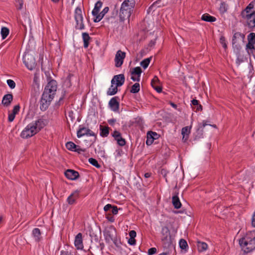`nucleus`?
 <instances>
[{"label":"nucleus","mask_w":255,"mask_h":255,"mask_svg":"<svg viewBox=\"0 0 255 255\" xmlns=\"http://www.w3.org/2000/svg\"><path fill=\"white\" fill-rule=\"evenodd\" d=\"M73 74H69L66 80L63 83V86L66 88H70L72 86L71 78L73 76Z\"/></svg>","instance_id":"nucleus-29"},{"label":"nucleus","mask_w":255,"mask_h":255,"mask_svg":"<svg viewBox=\"0 0 255 255\" xmlns=\"http://www.w3.org/2000/svg\"><path fill=\"white\" fill-rule=\"evenodd\" d=\"M37 133V130L31 123L28 124L21 133V137L23 138H28Z\"/></svg>","instance_id":"nucleus-5"},{"label":"nucleus","mask_w":255,"mask_h":255,"mask_svg":"<svg viewBox=\"0 0 255 255\" xmlns=\"http://www.w3.org/2000/svg\"><path fill=\"white\" fill-rule=\"evenodd\" d=\"M65 175L67 178L74 180L77 179L79 177V174L77 171L74 170L67 169L65 172Z\"/></svg>","instance_id":"nucleus-14"},{"label":"nucleus","mask_w":255,"mask_h":255,"mask_svg":"<svg viewBox=\"0 0 255 255\" xmlns=\"http://www.w3.org/2000/svg\"><path fill=\"white\" fill-rule=\"evenodd\" d=\"M118 87L117 86L114 87V85L112 84L107 91V94L111 96L115 95L118 92Z\"/></svg>","instance_id":"nucleus-33"},{"label":"nucleus","mask_w":255,"mask_h":255,"mask_svg":"<svg viewBox=\"0 0 255 255\" xmlns=\"http://www.w3.org/2000/svg\"><path fill=\"white\" fill-rule=\"evenodd\" d=\"M32 235L35 241L39 242L40 239L41 232L38 228H35L32 231Z\"/></svg>","instance_id":"nucleus-27"},{"label":"nucleus","mask_w":255,"mask_h":255,"mask_svg":"<svg viewBox=\"0 0 255 255\" xmlns=\"http://www.w3.org/2000/svg\"><path fill=\"white\" fill-rule=\"evenodd\" d=\"M89 162L93 166L97 168H100L101 165L98 163V161L93 158H90L89 159Z\"/></svg>","instance_id":"nucleus-41"},{"label":"nucleus","mask_w":255,"mask_h":255,"mask_svg":"<svg viewBox=\"0 0 255 255\" xmlns=\"http://www.w3.org/2000/svg\"><path fill=\"white\" fill-rule=\"evenodd\" d=\"M74 244L77 250H81L83 248L82 235L81 233H79L76 235Z\"/></svg>","instance_id":"nucleus-16"},{"label":"nucleus","mask_w":255,"mask_h":255,"mask_svg":"<svg viewBox=\"0 0 255 255\" xmlns=\"http://www.w3.org/2000/svg\"><path fill=\"white\" fill-rule=\"evenodd\" d=\"M31 124L33 125L38 132L47 125V121L42 119H39Z\"/></svg>","instance_id":"nucleus-13"},{"label":"nucleus","mask_w":255,"mask_h":255,"mask_svg":"<svg viewBox=\"0 0 255 255\" xmlns=\"http://www.w3.org/2000/svg\"><path fill=\"white\" fill-rule=\"evenodd\" d=\"M102 6V2L101 1H98L95 5L94 8L92 11V14L93 15H97L100 11V8Z\"/></svg>","instance_id":"nucleus-28"},{"label":"nucleus","mask_w":255,"mask_h":255,"mask_svg":"<svg viewBox=\"0 0 255 255\" xmlns=\"http://www.w3.org/2000/svg\"><path fill=\"white\" fill-rule=\"evenodd\" d=\"M151 58L150 57V58H147L144 59L140 62V65L144 69H146L148 67V66L149 64V62L151 60Z\"/></svg>","instance_id":"nucleus-38"},{"label":"nucleus","mask_w":255,"mask_h":255,"mask_svg":"<svg viewBox=\"0 0 255 255\" xmlns=\"http://www.w3.org/2000/svg\"><path fill=\"white\" fill-rule=\"evenodd\" d=\"M172 202L175 209H179L181 207V203L178 197V193H175L172 197Z\"/></svg>","instance_id":"nucleus-20"},{"label":"nucleus","mask_w":255,"mask_h":255,"mask_svg":"<svg viewBox=\"0 0 255 255\" xmlns=\"http://www.w3.org/2000/svg\"><path fill=\"white\" fill-rule=\"evenodd\" d=\"M77 134L79 138L84 135H89L93 136V140H91L92 143H93L96 139V135L94 132H93L89 128L85 127H81V126H80L79 129L77 132Z\"/></svg>","instance_id":"nucleus-6"},{"label":"nucleus","mask_w":255,"mask_h":255,"mask_svg":"<svg viewBox=\"0 0 255 255\" xmlns=\"http://www.w3.org/2000/svg\"><path fill=\"white\" fill-rule=\"evenodd\" d=\"M85 26L83 23V21H81V22L80 21H76V28L78 29H84Z\"/></svg>","instance_id":"nucleus-46"},{"label":"nucleus","mask_w":255,"mask_h":255,"mask_svg":"<svg viewBox=\"0 0 255 255\" xmlns=\"http://www.w3.org/2000/svg\"><path fill=\"white\" fill-rule=\"evenodd\" d=\"M112 213L114 215H116L118 213V208L116 206L113 205V207L112 208Z\"/></svg>","instance_id":"nucleus-60"},{"label":"nucleus","mask_w":255,"mask_h":255,"mask_svg":"<svg viewBox=\"0 0 255 255\" xmlns=\"http://www.w3.org/2000/svg\"><path fill=\"white\" fill-rule=\"evenodd\" d=\"M66 147L69 150L74 151L75 148L76 147V144L72 141H69L66 143Z\"/></svg>","instance_id":"nucleus-37"},{"label":"nucleus","mask_w":255,"mask_h":255,"mask_svg":"<svg viewBox=\"0 0 255 255\" xmlns=\"http://www.w3.org/2000/svg\"><path fill=\"white\" fill-rule=\"evenodd\" d=\"M125 78L124 74H119L114 76L111 81V84L114 85L116 84L117 87L122 86L125 82Z\"/></svg>","instance_id":"nucleus-11"},{"label":"nucleus","mask_w":255,"mask_h":255,"mask_svg":"<svg viewBox=\"0 0 255 255\" xmlns=\"http://www.w3.org/2000/svg\"><path fill=\"white\" fill-rule=\"evenodd\" d=\"M112 207H113L112 205L108 204L106 205V206H105V207L104 208V210L105 212H107L110 209H112Z\"/></svg>","instance_id":"nucleus-62"},{"label":"nucleus","mask_w":255,"mask_h":255,"mask_svg":"<svg viewBox=\"0 0 255 255\" xmlns=\"http://www.w3.org/2000/svg\"><path fill=\"white\" fill-rule=\"evenodd\" d=\"M79 197V192L75 191L72 193L67 198V201L69 204H73Z\"/></svg>","instance_id":"nucleus-19"},{"label":"nucleus","mask_w":255,"mask_h":255,"mask_svg":"<svg viewBox=\"0 0 255 255\" xmlns=\"http://www.w3.org/2000/svg\"><path fill=\"white\" fill-rule=\"evenodd\" d=\"M146 136H147V139H146V143L147 145H150L153 143L154 139L153 138L152 135L149 134V133H148V132L147 133Z\"/></svg>","instance_id":"nucleus-44"},{"label":"nucleus","mask_w":255,"mask_h":255,"mask_svg":"<svg viewBox=\"0 0 255 255\" xmlns=\"http://www.w3.org/2000/svg\"><path fill=\"white\" fill-rule=\"evenodd\" d=\"M74 151L77 152L78 153H81L82 152H85L86 149L82 148L79 145H76V147L75 148Z\"/></svg>","instance_id":"nucleus-50"},{"label":"nucleus","mask_w":255,"mask_h":255,"mask_svg":"<svg viewBox=\"0 0 255 255\" xmlns=\"http://www.w3.org/2000/svg\"><path fill=\"white\" fill-rule=\"evenodd\" d=\"M248 40L249 42L255 44V33H251L248 36Z\"/></svg>","instance_id":"nucleus-42"},{"label":"nucleus","mask_w":255,"mask_h":255,"mask_svg":"<svg viewBox=\"0 0 255 255\" xmlns=\"http://www.w3.org/2000/svg\"><path fill=\"white\" fill-rule=\"evenodd\" d=\"M53 99H50L48 97L45 98L43 95H42V97L40 102V109L41 111H45L49 107L50 102Z\"/></svg>","instance_id":"nucleus-12"},{"label":"nucleus","mask_w":255,"mask_h":255,"mask_svg":"<svg viewBox=\"0 0 255 255\" xmlns=\"http://www.w3.org/2000/svg\"><path fill=\"white\" fill-rule=\"evenodd\" d=\"M158 93H160L162 91V87L161 86H158L154 85L152 86Z\"/></svg>","instance_id":"nucleus-64"},{"label":"nucleus","mask_w":255,"mask_h":255,"mask_svg":"<svg viewBox=\"0 0 255 255\" xmlns=\"http://www.w3.org/2000/svg\"><path fill=\"white\" fill-rule=\"evenodd\" d=\"M125 57L126 53L122 51L121 50H118L116 53L115 58V66L116 67H121Z\"/></svg>","instance_id":"nucleus-9"},{"label":"nucleus","mask_w":255,"mask_h":255,"mask_svg":"<svg viewBox=\"0 0 255 255\" xmlns=\"http://www.w3.org/2000/svg\"><path fill=\"white\" fill-rule=\"evenodd\" d=\"M106 218L108 220L111 222H114L115 221L114 217L111 214H108L106 215Z\"/></svg>","instance_id":"nucleus-56"},{"label":"nucleus","mask_w":255,"mask_h":255,"mask_svg":"<svg viewBox=\"0 0 255 255\" xmlns=\"http://www.w3.org/2000/svg\"><path fill=\"white\" fill-rule=\"evenodd\" d=\"M116 140H117L118 144L121 146H124L126 143L125 139L122 136L116 139Z\"/></svg>","instance_id":"nucleus-45"},{"label":"nucleus","mask_w":255,"mask_h":255,"mask_svg":"<svg viewBox=\"0 0 255 255\" xmlns=\"http://www.w3.org/2000/svg\"><path fill=\"white\" fill-rule=\"evenodd\" d=\"M156 252V249L155 248H151L148 250V255H152Z\"/></svg>","instance_id":"nucleus-59"},{"label":"nucleus","mask_w":255,"mask_h":255,"mask_svg":"<svg viewBox=\"0 0 255 255\" xmlns=\"http://www.w3.org/2000/svg\"><path fill=\"white\" fill-rule=\"evenodd\" d=\"M207 125H208V124L206 122L203 121L202 125L201 126H199V127L198 128L197 130V134H196L195 136V139H199V138H201V137H202L203 133V128Z\"/></svg>","instance_id":"nucleus-22"},{"label":"nucleus","mask_w":255,"mask_h":255,"mask_svg":"<svg viewBox=\"0 0 255 255\" xmlns=\"http://www.w3.org/2000/svg\"><path fill=\"white\" fill-rule=\"evenodd\" d=\"M82 38L84 41V47L86 48L89 46V41L91 39V38L87 32H83L82 33Z\"/></svg>","instance_id":"nucleus-23"},{"label":"nucleus","mask_w":255,"mask_h":255,"mask_svg":"<svg viewBox=\"0 0 255 255\" xmlns=\"http://www.w3.org/2000/svg\"><path fill=\"white\" fill-rule=\"evenodd\" d=\"M254 6V4L250 3L246 8L242 11L241 16L243 18H248V17L250 18L251 16L255 15V11L252 12H250L251 10L253 9Z\"/></svg>","instance_id":"nucleus-10"},{"label":"nucleus","mask_w":255,"mask_h":255,"mask_svg":"<svg viewBox=\"0 0 255 255\" xmlns=\"http://www.w3.org/2000/svg\"><path fill=\"white\" fill-rule=\"evenodd\" d=\"M197 246L198 250L200 252L206 251L208 248V245L206 243L200 241L197 242Z\"/></svg>","instance_id":"nucleus-25"},{"label":"nucleus","mask_w":255,"mask_h":255,"mask_svg":"<svg viewBox=\"0 0 255 255\" xmlns=\"http://www.w3.org/2000/svg\"><path fill=\"white\" fill-rule=\"evenodd\" d=\"M245 19L247 20L248 24L249 27L253 28L255 27V15Z\"/></svg>","instance_id":"nucleus-34"},{"label":"nucleus","mask_w":255,"mask_h":255,"mask_svg":"<svg viewBox=\"0 0 255 255\" xmlns=\"http://www.w3.org/2000/svg\"><path fill=\"white\" fill-rule=\"evenodd\" d=\"M9 33V29L5 27H2L1 29V34L3 39H5Z\"/></svg>","instance_id":"nucleus-36"},{"label":"nucleus","mask_w":255,"mask_h":255,"mask_svg":"<svg viewBox=\"0 0 255 255\" xmlns=\"http://www.w3.org/2000/svg\"><path fill=\"white\" fill-rule=\"evenodd\" d=\"M129 235L130 236V238H135L136 235V232L134 230H131L129 232Z\"/></svg>","instance_id":"nucleus-63"},{"label":"nucleus","mask_w":255,"mask_h":255,"mask_svg":"<svg viewBox=\"0 0 255 255\" xmlns=\"http://www.w3.org/2000/svg\"><path fill=\"white\" fill-rule=\"evenodd\" d=\"M147 132L148 133H149V134L152 135V136L154 139H157L159 137V135L158 134H157L156 132L149 131Z\"/></svg>","instance_id":"nucleus-52"},{"label":"nucleus","mask_w":255,"mask_h":255,"mask_svg":"<svg viewBox=\"0 0 255 255\" xmlns=\"http://www.w3.org/2000/svg\"><path fill=\"white\" fill-rule=\"evenodd\" d=\"M129 9H129L128 8L124 9L121 8L119 16L121 21H124L127 18H128L130 16Z\"/></svg>","instance_id":"nucleus-18"},{"label":"nucleus","mask_w":255,"mask_h":255,"mask_svg":"<svg viewBox=\"0 0 255 255\" xmlns=\"http://www.w3.org/2000/svg\"><path fill=\"white\" fill-rule=\"evenodd\" d=\"M201 19L207 22H214L216 21V18L215 17L212 16L208 13H205L202 15Z\"/></svg>","instance_id":"nucleus-26"},{"label":"nucleus","mask_w":255,"mask_h":255,"mask_svg":"<svg viewBox=\"0 0 255 255\" xmlns=\"http://www.w3.org/2000/svg\"><path fill=\"white\" fill-rule=\"evenodd\" d=\"M244 62L243 58L240 56H238L236 60V64L238 66H239L240 64Z\"/></svg>","instance_id":"nucleus-58"},{"label":"nucleus","mask_w":255,"mask_h":255,"mask_svg":"<svg viewBox=\"0 0 255 255\" xmlns=\"http://www.w3.org/2000/svg\"><path fill=\"white\" fill-rule=\"evenodd\" d=\"M112 243H113L116 247L118 249H121V242L120 240H118L117 238V236L114 239L113 241H112Z\"/></svg>","instance_id":"nucleus-43"},{"label":"nucleus","mask_w":255,"mask_h":255,"mask_svg":"<svg viewBox=\"0 0 255 255\" xmlns=\"http://www.w3.org/2000/svg\"><path fill=\"white\" fill-rule=\"evenodd\" d=\"M142 70L140 67H135L130 70L131 75H137L138 77L140 76Z\"/></svg>","instance_id":"nucleus-31"},{"label":"nucleus","mask_w":255,"mask_h":255,"mask_svg":"<svg viewBox=\"0 0 255 255\" xmlns=\"http://www.w3.org/2000/svg\"><path fill=\"white\" fill-rule=\"evenodd\" d=\"M13 100V96L11 94L5 95L2 100V105L6 107L9 106Z\"/></svg>","instance_id":"nucleus-17"},{"label":"nucleus","mask_w":255,"mask_h":255,"mask_svg":"<svg viewBox=\"0 0 255 255\" xmlns=\"http://www.w3.org/2000/svg\"><path fill=\"white\" fill-rule=\"evenodd\" d=\"M100 135L102 137H107L109 134L110 128L108 126H100Z\"/></svg>","instance_id":"nucleus-24"},{"label":"nucleus","mask_w":255,"mask_h":255,"mask_svg":"<svg viewBox=\"0 0 255 255\" xmlns=\"http://www.w3.org/2000/svg\"><path fill=\"white\" fill-rule=\"evenodd\" d=\"M57 90L56 81L52 80L49 82L44 89L42 95L44 97H48L53 99Z\"/></svg>","instance_id":"nucleus-3"},{"label":"nucleus","mask_w":255,"mask_h":255,"mask_svg":"<svg viewBox=\"0 0 255 255\" xmlns=\"http://www.w3.org/2000/svg\"><path fill=\"white\" fill-rule=\"evenodd\" d=\"M75 19L76 21H83V17L82 14H75Z\"/></svg>","instance_id":"nucleus-55"},{"label":"nucleus","mask_w":255,"mask_h":255,"mask_svg":"<svg viewBox=\"0 0 255 255\" xmlns=\"http://www.w3.org/2000/svg\"><path fill=\"white\" fill-rule=\"evenodd\" d=\"M112 136L114 137L115 139L116 140L119 137H120L121 136V134L120 132L117 130H115L114 132L112 133Z\"/></svg>","instance_id":"nucleus-53"},{"label":"nucleus","mask_w":255,"mask_h":255,"mask_svg":"<svg viewBox=\"0 0 255 255\" xmlns=\"http://www.w3.org/2000/svg\"><path fill=\"white\" fill-rule=\"evenodd\" d=\"M20 110V106L19 105H16L13 107V109L12 111L11 114L14 115L15 116L18 114Z\"/></svg>","instance_id":"nucleus-48"},{"label":"nucleus","mask_w":255,"mask_h":255,"mask_svg":"<svg viewBox=\"0 0 255 255\" xmlns=\"http://www.w3.org/2000/svg\"><path fill=\"white\" fill-rule=\"evenodd\" d=\"M119 98L115 97L112 98L109 102V106L111 109L115 112H117L119 109V102L118 101Z\"/></svg>","instance_id":"nucleus-15"},{"label":"nucleus","mask_w":255,"mask_h":255,"mask_svg":"<svg viewBox=\"0 0 255 255\" xmlns=\"http://www.w3.org/2000/svg\"><path fill=\"white\" fill-rule=\"evenodd\" d=\"M161 240L164 248H169L172 244L174 238L171 236L170 232L166 226L162 228Z\"/></svg>","instance_id":"nucleus-2"},{"label":"nucleus","mask_w":255,"mask_h":255,"mask_svg":"<svg viewBox=\"0 0 255 255\" xmlns=\"http://www.w3.org/2000/svg\"><path fill=\"white\" fill-rule=\"evenodd\" d=\"M159 82V80L158 77L157 76H155L151 81V85L152 86L156 85V84L158 83Z\"/></svg>","instance_id":"nucleus-54"},{"label":"nucleus","mask_w":255,"mask_h":255,"mask_svg":"<svg viewBox=\"0 0 255 255\" xmlns=\"http://www.w3.org/2000/svg\"><path fill=\"white\" fill-rule=\"evenodd\" d=\"M109 10V8L108 6L105 7L100 13H98L97 15H95L96 18L94 19V21L95 22H98L100 21L105 15V14L108 12Z\"/></svg>","instance_id":"nucleus-21"},{"label":"nucleus","mask_w":255,"mask_h":255,"mask_svg":"<svg viewBox=\"0 0 255 255\" xmlns=\"http://www.w3.org/2000/svg\"><path fill=\"white\" fill-rule=\"evenodd\" d=\"M128 2H129V0H128V1L125 0L123 2L121 8H124V9H127L126 8L129 6Z\"/></svg>","instance_id":"nucleus-57"},{"label":"nucleus","mask_w":255,"mask_h":255,"mask_svg":"<svg viewBox=\"0 0 255 255\" xmlns=\"http://www.w3.org/2000/svg\"><path fill=\"white\" fill-rule=\"evenodd\" d=\"M140 90V85L138 83L134 84L131 87L130 92L131 93L135 94L138 93Z\"/></svg>","instance_id":"nucleus-32"},{"label":"nucleus","mask_w":255,"mask_h":255,"mask_svg":"<svg viewBox=\"0 0 255 255\" xmlns=\"http://www.w3.org/2000/svg\"><path fill=\"white\" fill-rule=\"evenodd\" d=\"M239 244L246 253H249L255 249V231L248 233L239 240Z\"/></svg>","instance_id":"nucleus-1"},{"label":"nucleus","mask_w":255,"mask_h":255,"mask_svg":"<svg viewBox=\"0 0 255 255\" xmlns=\"http://www.w3.org/2000/svg\"><path fill=\"white\" fill-rule=\"evenodd\" d=\"M15 116L11 113H9L8 114V121L9 122H12Z\"/></svg>","instance_id":"nucleus-61"},{"label":"nucleus","mask_w":255,"mask_h":255,"mask_svg":"<svg viewBox=\"0 0 255 255\" xmlns=\"http://www.w3.org/2000/svg\"><path fill=\"white\" fill-rule=\"evenodd\" d=\"M228 8V5L225 2H222L220 4L219 10L221 13H224L227 12Z\"/></svg>","instance_id":"nucleus-35"},{"label":"nucleus","mask_w":255,"mask_h":255,"mask_svg":"<svg viewBox=\"0 0 255 255\" xmlns=\"http://www.w3.org/2000/svg\"><path fill=\"white\" fill-rule=\"evenodd\" d=\"M104 248V243H98L93 244L90 247L89 251L93 255H102Z\"/></svg>","instance_id":"nucleus-8"},{"label":"nucleus","mask_w":255,"mask_h":255,"mask_svg":"<svg viewBox=\"0 0 255 255\" xmlns=\"http://www.w3.org/2000/svg\"><path fill=\"white\" fill-rule=\"evenodd\" d=\"M23 62L26 67L32 70L36 66V63L34 57L30 54H25L23 57Z\"/></svg>","instance_id":"nucleus-7"},{"label":"nucleus","mask_w":255,"mask_h":255,"mask_svg":"<svg viewBox=\"0 0 255 255\" xmlns=\"http://www.w3.org/2000/svg\"><path fill=\"white\" fill-rule=\"evenodd\" d=\"M7 85L11 89H13L15 87V83L14 81L11 79H8L6 81Z\"/></svg>","instance_id":"nucleus-47"},{"label":"nucleus","mask_w":255,"mask_h":255,"mask_svg":"<svg viewBox=\"0 0 255 255\" xmlns=\"http://www.w3.org/2000/svg\"><path fill=\"white\" fill-rule=\"evenodd\" d=\"M246 49H254V51L252 52V55L255 57V44L251 42H249L246 45Z\"/></svg>","instance_id":"nucleus-39"},{"label":"nucleus","mask_w":255,"mask_h":255,"mask_svg":"<svg viewBox=\"0 0 255 255\" xmlns=\"http://www.w3.org/2000/svg\"><path fill=\"white\" fill-rule=\"evenodd\" d=\"M103 233L105 241L108 244L112 243V241L117 236L116 230L113 226L106 228Z\"/></svg>","instance_id":"nucleus-4"},{"label":"nucleus","mask_w":255,"mask_h":255,"mask_svg":"<svg viewBox=\"0 0 255 255\" xmlns=\"http://www.w3.org/2000/svg\"><path fill=\"white\" fill-rule=\"evenodd\" d=\"M220 42L222 44L223 47L226 49L227 48V45L226 43V40L224 36H222L220 38Z\"/></svg>","instance_id":"nucleus-49"},{"label":"nucleus","mask_w":255,"mask_h":255,"mask_svg":"<svg viewBox=\"0 0 255 255\" xmlns=\"http://www.w3.org/2000/svg\"><path fill=\"white\" fill-rule=\"evenodd\" d=\"M191 126H187L183 128H182L181 130V133L183 135L182 139H184V137H185L186 135H189V133H190V130L191 128Z\"/></svg>","instance_id":"nucleus-30"},{"label":"nucleus","mask_w":255,"mask_h":255,"mask_svg":"<svg viewBox=\"0 0 255 255\" xmlns=\"http://www.w3.org/2000/svg\"><path fill=\"white\" fill-rule=\"evenodd\" d=\"M180 248L182 250H186L188 247L186 241L184 239H181L179 241Z\"/></svg>","instance_id":"nucleus-40"},{"label":"nucleus","mask_w":255,"mask_h":255,"mask_svg":"<svg viewBox=\"0 0 255 255\" xmlns=\"http://www.w3.org/2000/svg\"><path fill=\"white\" fill-rule=\"evenodd\" d=\"M168 172V171L164 168H161L160 170V173L163 176L164 178H165V180L166 182L167 181L166 175Z\"/></svg>","instance_id":"nucleus-51"}]
</instances>
